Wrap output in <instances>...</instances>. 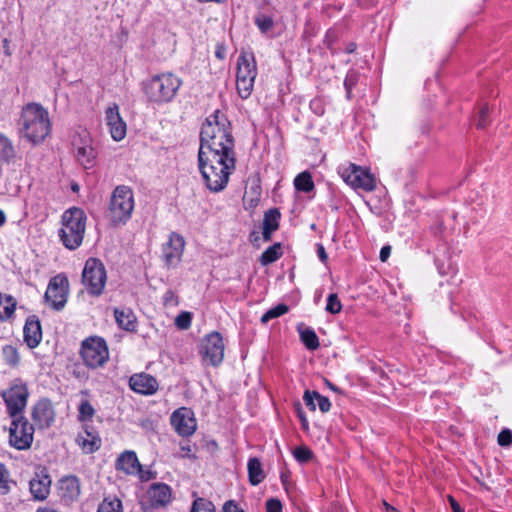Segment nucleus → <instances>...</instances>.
<instances>
[{
  "label": "nucleus",
  "instance_id": "nucleus-60",
  "mask_svg": "<svg viewBox=\"0 0 512 512\" xmlns=\"http://www.w3.org/2000/svg\"><path fill=\"white\" fill-rule=\"evenodd\" d=\"M300 418H301L303 426L307 427V425H308L307 419L302 414H300Z\"/></svg>",
  "mask_w": 512,
  "mask_h": 512
},
{
  "label": "nucleus",
  "instance_id": "nucleus-43",
  "mask_svg": "<svg viewBox=\"0 0 512 512\" xmlns=\"http://www.w3.org/2000/svg\"><path fill=\"white\" fill-rule=\"evenodd\" d=\"M255 23L261 32H268L273 27V19L267 15L257 16Z\"/></svg>",
  "mask_w": 512,
  "mask_h": 512
},
{
  "label": "nucleus",
  "instance_id": "nucleus-44",
  "mask_svg": "<svg viewBox=\"0 0 512 512\" xmlns=\"http://www.w3.org/2000/svg\"><path fill=\"white\" fill-rule=\"evenodd\" d=\"M192 315L190 312H181L175 318V325L182 330H186L191 326Z\"/></svg>",
  "mask_w": 512,
  "mask_h": 512
},
{
  "label": "nucleus",
  "instance_id": "nucleus-5",
  "mask_svg": "<svg viewBox=\"0 0 512 512\" xmlns=\"http://www.w3.org/2000/svg\"><path fill=\"white\" fill-rule=\"evenodd\" d=\"M182 80L173 73H161L144 83L143 90L150 102L167 103L174 99Z\"/></svg>",
  "mask_w": 512,
  "mask_h": 512
},
{
  "label": "nucleus",
  "instance_id": "nucleus-29",
  "mask_svg": "<svg viewBox=\"0 0 512 512\" xmlns=\"http://www.w3.org/2000/svg\"><path fill=\"white\" fill-rule=\"evenodd\" d=\"M303 400L307 407H309L312 411L316 410V403L320 409L321 412L325 413L330 410L331 403L329 399L325 396H322L316 391H305Z\"/></svg>",
  "mask_w": 512,
  "mask_h": 512
},
{
  "label": "nucleus",
  "instance_id": "nucleus-28",
  "mask_svg": "<svg viewBox=\"0 0 512 512\" xmlns=\"http://www.w3.org/2000/svg\"><path fill=\"white\" fill-rule=\"evenodd\" d=\"M115 320L118 326L126 331H135L137 328V318L134 312L129 308L114 310Z\"/></svg>",
  "mask_w": 512,
  "mask_h": 512
},
{
  "label": "nucleus",
  "instance_id": "nucleus-13",
  "mask_svg": "<svg viewBox=\"0 0 512 512\" xmlns=\"http://www.w3.org/2000/svg\"><path fill=\"white\" fill-rule=\"evenodd\" d=\"M69 292V282L66 276H54L47 287L44 295L46 303L54 310L60 311L64 308Z\"/></svg>",
  "mask_w": 512,
  "mask_h": 512
},
{
  "label": "nucleus",
  "instance_id": "nucleus-57",
  "mask_svg": "<svg viewBox=\"0 0 512 512\" xmlns=\"http://www.w3.org/2000/svg\"><path fill=\"white\" fill-rule=\"evenodd\" d=\"M36 512H58L53 508L45 507V508H39Z\"/></svg>",
  "mask_w": 512,
  "mask_h": 512
},
{
  "label": "nucleus",
  "instance_id": "nucleus-9",
  "mask_svg": "<svg viewBox=\"0 0 512 512\" xmlns=\"http://www.w3.org/2000/svg\"><path fill=\"white\" fill-rule=\"evenodd\" d=\"M107 280L104 264L97 258H89L82 272V283L92 296H100Z\"/></svg>",
  "mask_w": 512,
  "mask_h": 512
},
{
  "label": "nucleus",
  "instance_id": "nucleus-12",
  "mask_svg": "<svg viewBox=\"0 0 512 512\" xmlns=\"http://www.w3.org/2000/svg\"><path fill=\"white\" fill-rule=\"evenodd\" d=\"M343 180L354 189L371 192L376 187V179L369 170L355 164H349L340 170Z\"/></svg>",
  "mask_w": 512,
  "mask_h": 512
},
{
  "label": "nucleus",
  "instance_id": "nucleus-55",
  "mask_svg": "<svg viewBox=\"0 0 512 512\" xmlns=\"http://www.w3.org/2000/svg\"><path fill=\"white\" fill-rule=\"evenodd\" d=\"M383 506L385 507L386 512H399L395 507L387 503L386 501H383Z\"/></svg>",
  "mask_w": 512,
  "mask_h": 512
},
{
  "label": "nucleus",
  "instance_id": "nucleus-51",
  "mask_svg": "<svg viewBox=\"0 0 512 512\" xmlns=\"http://www.w3.org/2000/svg\"><path fill=\"white\" fill-rule=\"evenodd\" d=\"M317 254L322 262H326L328 256L322 244H317Z\"/></svg>",
  "mask_w": 512,
  "mask_h": 512
},
{
  "label": "nucleus",
  "instance_id": "nucleus-11",
  "mask_svg": "<svg viewBox=\"0 0 512 512\" xmlns=\"http://www.w3.org/2000/svg\"><path fill=\"white\" fill-rule=\"evenodd\" d=\"M9 444L17 450H27L34 439V427L23 415L10 416Z\"/></svg>",
  "mask_w": 512,
  "mask_h": 512
},
{
  "label": "nucleus",
  "instance_id": "nucleus-8",
  "mask_svg": "<svg viewBox=\"0 0 512 512\" xmlns=\"http://www.w3.org/2000/svg\"><path fill=\"white\" fill-rule=\"evenodd\" d=\"M9 416L23 415L26 408L29 390L27 384L20 378L14 379L9 388L0 393Z\"/></svg>",
  "mask_w": 512,
  "mask_h": 512
},
{
  "label": "nucleus",
  "instance_id": "nucleus-59",
  "mask_svg": "<svg viewBox=\"0 0 512 512\" xmlns=\"http://www.w3.org/2000/svg\"><path fill=\"white\" fill-rule=\"evenodd\" d=\"M215 54H216V56H217L218 58H220V59H223V58H224V51H223V50H221V49H218V50L216 51V53H215Z\"/></svg>",
  "mask_w": 512,
  "mask_h": 512
},
{
  "label": "nucleus",
  "instance_id": "nucleus-34",
  "mask_svg": "<svg viewBox=\"0 0 512 512\" xmlns=\"http://www.w3.org/2000/svg\"><path fill=\"white\" fill-rule=\"evenodd\" d=\"M281 254V245L279 243H275L262 253L260 262L262 265H268L279 259Z\"/></svg>",
  "mask_w": 512,
  "mask_h": 512
},
{
  "label": "nucleus",
  "instance_id": "nucleus-31",
  "mask_svg": "<svg viewBox=\"0 0 512 512\" xmlns=\"http://www.w3.org/2000/svg\"><path fill=\"white\" fill-rule=\"evenodd\" d=\"M15 148L11 140L0 133V161L9 163L15 157Z\"/></svg>",
  "mask_w": 512,
  "mask_h": 512
},
{
  "label": "nucleus",
  "instance_id": "nucleus-2",
  "mask_svg": "<svg viewBox=\"0 0 512 512\" xmlns=\"http://www.w3.org/2000/svg\"><path fill=\"white\" fill-rule=\"evenodd\" d=\"M199 169L206 187L212 192L222 191L235 169V155L198 152Z\"/></svg>",
  "mask_w": 512,
  "mask_h": 512
},
{
  "label": "nucleus",
  "instance_id": "nucleus-54",
  "mask_svg": "<svg viewBox=\"0 0 512 512\" xmlns=\"http://www.w3.org/2000/svg\"><path fill=\"white\" fill-rule=\"evenodd\" d=\"M139 475V478L142 480V481H148L152 478V473L150 471H144L142 469V467L140 468V471H137V473Z\"/></svg>",
  "mask_w": 512,
  "mask_h": 512
},
{
  "label": "nucleus",
  "instance_id": "nucleus-19",
  "mask_svg": "<svg viewBox=\"0 0 512 512\" xmlns=\"http://www.w3.org/2000/svg\"><path fill=\"white\" fill-rule=\"evenodd\" d=\"M130 388L143 395H152L158 390L156 378L146 373L134 374L129 379Z\"/></svg>",
  "mask_w": 512,
  "mask_h": 512
},
{
  "label": "nucleus",
  "instance_id": "nucleus-62",
  "mask_svg": "<svg viewBox=\"0 0 512 512\" xmlns=\"http://www.w3.org/2000/svg\"><path fill=\"white\" fill-rule=\"evenodd\" d=\"M327 384L331 389L335 390V387L330 382L327 381Z\"/></svg>",
  "mask_w": 512,
  "mask_h": 512
},
{
  "label": "nucleus",
  "instance_id": "nucleus-6",
  "mask_svg": "<svg viewBox=\"0 0 512 512\" xmlns=\"http://www.w3.org/2000/svg\"><path fill=\"white\" fill-rule=\"evenodd\" d=\"M134 210L132 189L125 185L117 186L111 196L108 216L113 225L125 224Z\"/></svg>",
  "mask_w": 512,
  "mask_h": 512
},
{
  "label": "nucleus",
  "instance_id": "nucleus-45",
  "mask_svg": "<svg viewBox=\"0 0 512 512\" xmlns=\"http://www.w3.org/2000/svg\"><path fill=\"white\" fill-rule=\"evenodd\" d=\"M8 471L4 464L0 463V493L6 494L9 491V486L7 483Z\"/></svg>",
  "mask_w": 512,
  "mask_h": 512
},
{
  "label": "nucleus",
  "instance_id": "nucleus-48",
  "mask_svg": "<svg viewBox=\"0 0 512 512\" xmlns=\"http://www.w3.org/2000/svg\"><path fill=\"white\" fill-rule=\"evenodd\" d=\"M282 504L276 498H271L266 502V512H281Z\"/></svg>",
  "mask_w": 512,
  "mask_h": 512
},
{
  "label": "nucleus",
  "instance_id": "nucleus-35",
  "mask_svg": "<svg viewBox=\"0 0 512 512\" xmlns=\"http://www.w3.org/2000/svg\"><path fill=\"white\" fill-rule=\"evenodd\" d=\"M97 512H123L122 503L117 497H106L100 503Z\"/></svg>",
  "mask_w": 512,
  "mask_h": 512
},
{
  "label": "nucleus",
  "instance_id": "nucleus-3",
  "mask_svg": "<svg viewBox=\"0 0 512 512\" xmlns=\"http://www.w3.org/2000/svg\"><path fill=\"white\" fill-rule=\"evenodd\" d=\"M19 125L23 137L33 144H38L50 132L48 111L40 104H27L22 109Z\"/></svg>",
  "mask_w": 512,
  "mask_h": 512
},
{
  "label": "nucleus",
  "instance_id": "nucleus-40",
  "mask_svg": "<svg viewBox=\"0 0 512 512\" xmlns=\"http://www.w3.org/2000/svg\"><path fill=\"white\" fill-rule=\"evenodd\" d=\"M78 411H79V419L81 421L91 419L95 413L93 406L87 400H84L80 403Z\"/></svg>",
  "mask_w": 512,
  "mask_h": 512
},
{
  "label": "nucleus",
  "instance_id": "nucleus-1",
  "mask_svg": "<svg viewBox=\"0 0 512 512\" xmlns=\"http://www.w3.org/2000/svg\"><path fill=\"white\" fill-rule=\"evenodd\" d=\"M200 142L199 151L235 155L230 123L219 110H216L203 123Z\"/></svg>",
  "mask_w": 512,
  "mask_h": 512
},
{
  "label": "nucleus",
  "instance_id": "nucleus-33",
  "mask_svg": "<svg viewBox=\"0 0 512 512\" xmlns=\"http://www.w3.org/2000/svg\"><path fill=\"white\" fill-rule=\"evenodd\" d=\"M15 308L16 301L12 296L0 294V320L10 318L14 314Z\"/></svg>",
  "mask_w": 512,
  "mask_h": 512
},
{
  "label": "nucleus",
  "instance_id": "nucleus-15",
  "mask_svg": "<svg viewBox=\"0 0 512 512\" xmlns=\"http://www.w3.org/2000/svg\"><path fill=\"white\" fill-rule=\"evenodd\" d=\"M185 248L184 237L172 232L169 241L163 245L162 257L168 267H176L181 259Z\"/></svg>",
  "mask_w": 512,
  "mask_h": 512
},
{
  "label": "nucleus",
  "instance_id": "nucleus-53",
  "mask_svg": "<svg viewBox=\"0 0 512 512\" xmlns=\"http://www.w3.org/2000/svg\"><path fill=\"white\" fill-rule=\"evenodd\" d=\"M390 252H391V247L390 246L382 247V249L380 251V260L382 262H385L388 259V257L390 256Z\"/></svg>",
  "mask_w": 512,
  "mask_h": 512
},
{
  "label": "nucleus",
  "instance_id": "nucleus-58",
  "mask_svg": "<svg viewBox=\"0 0 512 512\" xmlns=\"http://www.w3.org/2000/svg\"><path fill=\"white\" fill-rule=\"evenodd\" d=\"M6 221L5 214L2 210H0V226H2Z\"/></svg>",
  "mask_w": 512,
  "mask_h": 512
},
{
  "label": "nucleus",
  "instance_id": "nucleus-63",
  "mask_svg": "<svg viewBox=\"0 0 512 512\" xmlns=\"http://www.w3.org/2000/svg\"><path fill=\"white\" fill-rule=\"evenodd\" d=\"M72 189L75 191L77 189V185L72 186Z\"/></svg>",
  "mask_w": 512,
  "mask_h": 512
},
{
  "label": "nucleus",
  "instance_id": "nucleus-27",
  "mask_svg": "<svg viewBox=\"0 0 512 512\" xmlns=\"http://www.w3.org/2000/svg\"><path fill=\"white\" fill-rule=\"evenodd\" d=\"M280 212L276 208L269 209L265 212L263 218V239L265 241L271 240V235L279 228Z\"/></svg>",
  "mask_w": 512,
  "mask_h": 512
},
{
  "label": "nucleus",
  "instance_id": "nucleus-50",
  "mask_svg": "<svg viewBox=\"0 0 512 512\" xmlns=\"http://www.w3.org/2000/svg\"><path fill=\"white\" fill-rule=\"evenodd\" d=\"M164 304L165 305H168V304H176L177 301H176V295L173 291L171 290H168L165 294H164Z\"/></svg>",
  "mask_w": 512,
  "mask_h": 512
},
{
  "label": "nucleus",
  "instance_id": "nucleus-38",
  "mask_svg": "<svg viewBox=\"0 0 512 512\" xmlns=\"http://www.w3.org/2000/svg\"><path fill=\"white\" fill-rule=\"evenodd\" d=\"M288 310L289 308L286 304H278L262 315L261 322L266 324L269 320L284 315Z\"/></svg>",
  "mask_w": 512,
  "mask_h": 512
},
{
  "label": "nucleus",
  "instance_id": "nucleus-24",
  "mask_svg": "<svg viewBox=\"0 0 512 512\" xmlns=\"http://www.w3.org/2000/svg\"><path fill=\"white\" fill-rule=\"evenodd\" d=\"M61 498L69 503L78 499L80 495V484L75 476L65 477L60 481L59 486Z\"/></svg>",
  "mask_w": 512,
  "mask_h": 512
},
{
  "label": "nucleus",
  "instance_id": "nucleus-22",
  "mask_svg": "<svg viewBox=\"0 0 512 512\" xmlns=\"http://www.w3.org/2000/svg\"><path fill=\"white\" fill-rule=\"evenodd\" d=\"M42 339L40 321L36 316L27 318L24 326V341L30 348L37 347Z\"/></svg>",
  "mask_w": 512,
  "mask_h": 512
},
{
  "label": "nucleus",
  "instance_id": "nucleus-7",
  "mask_svg": "<svg viewBox=\"0 0 512 512\" xmlns=\"http://www.w3.org/2000/svg\"><path fill=\"white\" fill-rule=\"evenodd\" d=\"M257 66L252 53L242 52L237 60L236 88L242 99H247L254 87Z\"/></svg>",
  "mask_w": 512,
  "mask_h": 512
},
{
  "label": "nucleus",
  "instance_id": "nucleus-21",
  "mask_svg": "<svg viewBox=\"0 0 512 512\" xmlns=\"http://www.w3.org/2000/svg\"><path fill=\"white\" fill-rule=\"evenodd\" d=\"M115 468L127 475H134L140 471L141 464L134 451H124L121 453L115 463Z\"/></svg>",
  "mask_w": 512,
  "mask_h": 512
},
{
  "label": "nucleus",
  "instance_id": "nucleus-56",
  "mask_svg": "<svg viewBox=\"0 0 512 512\" xmlns=\"http://www.w3.org/2000/svg\"><path fill=\"white\" fill-rule=\"evenodd\" d=\"M344 85L346 87L347 94L349 96L350 95V91H351V86H352V83L350 82L349 78L345 79Z\"/></svg>",
  "mask_w": 512,
  "mask_h": 512
},
{
  "label": "nucleus",
  "instance_id": "nucleus-46",
  "mask_svg": "<svg viewBox=\"0 0 512 512\" xmlns=\"http://www.w3.org/2000/svg\"><path fill=\"white\" fill-rule=\"evenodd\" d=\"M488 107L483 106L477 116L476 126L479 129H483L488 125Z\"/></svg>",
  "mask_w": 512,
  "mask_h": 512
},
{
  "label": "nucleus",
  "instance_id": "nucleus-30",
  "mask_svg": "<svg viewBox=\"0 0 512 512\" xmlns=\"http://www.w3.org/2000/svg\"><path fill=\"white\" fill-rule=\"evenodd\" d=\"M247 469L249 482L251 485L256 486L264 480L265 473L258 458L254 457L249 459Z\"/></svg>",
  "mask_w": 512,
  "mask_h": 512
},
{
  "label": "nucleus",
  "instance_id": "nucleus-4",
  "mask_svg": "<svg viewBox=\"0 0 512 512\" xmlns=\"http://www.w3.org/2000/svg\"><path fill=\"white\" fill-rule=\"evenodd\" d=\"M86 222V213L81 208L72 207L63 213L59 238L67 249L75 250L82 244L86 231Z\"/></svg>",
  "mask_w": 512,
  "mask_h": 512
},
{
  "label": "nucleus",
  "instance_id": "nucleus-37",
  "mask_svg": "<svg viewBox=\"0 0 512 512\" xmlns=\"http://www.w3.org/2000/svg\"><path fill=\"white\" fill-rule=\"evenodd\" d=\"M2 355L5 363L11 367L19 364L20 357L17 349L12 345H6L2 348Z\"/></svg>",
  "mask_w": 512,
  "mask_h": 512
},
{
  "label": "nucleus",
  "instance_id": "nucleus-47",
  "mask_svg": "<svg viewBox=\"0 0 512 512\" xmlns=\"http://www.w3.org/2000/svg\"><path fill=\"white\" fill-rule=\"evenodd\" d=\"M500 446H510L512 444V431L509 429H503L497 438Z\"/></svg>",
  "mask_w": 512,
  "mask_h": 512
},
{
  "label": "nucleus",
  "instance_id": "nucleus-42",
  "mask_svg": "<svg viewBox=\"0 0 512 512\" xmlns=\"http://www.w3.org/2000/svg\"><path fill=\"white\" fill-rule=\"evenodd\" d=\"M293 455L297 461L306 463L312 458V451L305 446H299L295 448Z\"/></svg>",
  "mask_w": 512,
  "mask_h": 512
},
{
  "label": "nucleus",
  "instance_id": "nucleus-25",
  "mask_svg": "<svg viewBox=\"0 0 512 512\" xmlns=\"http://www.w3.org/2000/svg\"><path fill=\"white\" fill-rule=\"evenodd\" d=\"M86 140L82 145L76 147V158L78 162L86 169L93 167L96 159V151L90 144L88 134L85 135Z\"/></svg>",
  "mask_w": 512,
  "mask_h": 512
},
{
  "label": "nucleus",
  "instance_id": "nucleus-17",
  "mask_svg": "<svg viewBox=\"0 0 512 512\" xmlns=\"http://www.w3.org/2000/svg\"><path fill=\"white\" fill-rule=\"evenodd\" d=\"M106 124L109 127L111 137L115 141H121L126 136V123L119 113V106L116 103L108 106L105 111Z\"/></svg>",
  "mask_w": 512,
  "mask_h": 512
},
{
  "label": "nucleus",
  "instance_id": "nucleus-10",
  "mask_svg": "<svg viewBox=\"0 0 512 512\" xmlns=\"http://www.w3.org/2000/svg\"><path fill=\"white\" fill-rule=\"evenodd\" d=\"M81 357L87 367H102L109 359L105 340L101 337H89L82 342Z\"/></svg>",
  "mask_w": 512,
  "mask_h": 512
},
{
  "label": "nucleus",
  "instance_id": "nucleus-20",
  "mask_svg": "<svg viewBox=\"0 0 512 512\" xmlns=\"http://www.w3.org/2000/svg\"><path fill=\"white\" fill-rule=\"evenodd\" d=\"M148 498L152 508L164 507L171 501V489L163 483L153 484L148 490Z\"/></svg>",
  "mask_w": 512,
  "mask_h": 512
},
{
  "label": "nucleus",
  "instance_id": "nucleus-52",
  "mask_svg": "<svg viewBox=\"0 0 512 512\" xmlns=\"http://www.w3.org/2000/svg\"><path fill=\"white\" fill-rule=\"evenodd\" d=\"M451 508L453 512H464L459 503L452 496H448Z\"/></svg>",
  "mask_w": 512,
  "mask_h": 512
},
{
  "label": "nucleus",
  "instance_id": "nucleus-36",
  "mask_svg": "<svg viewBox=\"0 0 512 512\" xmlns=\"http://www.w3.org/2000/svg\"><path fill=\"white\" fill-rule=\"evenodd\" d=\"M295 188L299 191L310 192L314 188V183L310 173L302 172L294 180Z\"/></svg>",
  "mask_w": 512,
  "mask_h": 512
},
{
  "label": "nucleus",
  "instance_id": "nucleus-18",
  "mask_svg": "<svg viewBox=\"0 0 512 512\" xmlns=\"http://www.w3.org/2000/svg\"><path fill=\"white\" fill-rule=\"evenodd\" d=\"M54 410L49 400H39L32 409L31 417L38 428H48L54 421Z\"/></svg>",
  "mask_w": 512,
  "mask_h": 512
},
{
  "label": "nucleus",
  "instance_id": "nucleus-16",
  "mask_svg": "<svg viewBox=\"0 0 512 512\" xmlns=\"http://www.w3.org/2000/svg\"><path fill=\"white\" fill-rule=\"evenodd\" d=\"M171 425L180 436H191L196 430L194 413L186 407L177 409L171 415Z\"/></svg>",
  "mask_w": 512,
  "mask_h": 512
},
{
  "label": "nucleus",
  "instance_id": "nucleus-23",
  "mask_svg": "<svg viewBox=\"0 0 512 512\" xmlns=\"http://www.w3.org/2000/svg\"><path fill=\"white\" fill-rule=\"evenodd\" d=\"M30 492L35 500H45L50 493L51 479L46 474H36L30 480Z\"/></svg>",
  "mask_w": 512,
  "mask_h": 512
},
{
  "label": "nucleus",
  "instance_id": "nucleus-49",
  "mask_svg": "<svg viewBox=\"0 0 512 512\" xmlns=\"http://www.w3.org/2000/svg\"><path fill=\"white\" fill-rule=\"evenodd\" d=\"M223 512H245L235 501L229 500L223 505Z\"/></svg>",
  "mask_w": 512,
  "mask_h": 512
},
{
  "label": "nucleus",
  "instance_id": "nucleus-26",
  "mask_svg": "<svg viewBox=\"0 0 512 512\" xmlns=\"http://www.w3.org/2000/svg\"><path fill=\"white\" fill-rule=\"evenodd\" d=\"M76 442L87 454L97 451L101 446L100 437L87 429L78 434Z\"/></svg>",
  "mask_w": 512,
  "mask_h": 512
},
{
  "label": "nucleus",
  "instance_id": "nucleus-61",
  "mask_svg": "<svg viewBox=\"0 0 512 512\" xmlns=\"http://www.w3.org/2000/svg\"><path fill=\"white\" fill-rule=\"evenodd\" d=\"M355 49V45L354 44H351L349 47H348V51L349 52H353Z\"/></svg>",
  "mask_w": 512,
  "mask_h": 512
},
{
  "label": "nucleus",
  "instance_id": "nucleus-39",
  "mask_svg": "<svg viewBox=\"0 0 512 512\" xmlns=\"http://www.w3.org/2000/svg\"><path fill=\"white\" fill-rule=\"evenodd\" d=\"M190 512H215V506L211 501L197 497L192 504Z\"/></svg>",
  "mask_w": 512,
  "mask_h": 512
},
{
  "label": "nucleus",
  "instance_id": "nucleus-32",
  "mask_svg": "<svg viewBox=\"0 0 512 512\" xmlns=\"http://www.w3.org/2000/svg\"><path fill=\"white\" fill-rule=\"evenodd\" d=\"M298 331L300 333L301 341L304 343L307 349L316 350L319 348V339L313 329L302 328L301 326H299Z\"/></svg>",
  "mask_w": 512,
  "mask_h": 512
},
{
  "label": "nucleus",
  "instance_id": "nucleus-14",
  "mask_svg": "<svg viewBox=\"0 0 512 512\" xmlns=\"http://www.w3.org/2000/svg\"><path fill=\"white\" fill-rule=\"evenodd\" d=\"M199 353L204 362L218 366L224 358V343L220 333L212 332L200 344Z\"/></svg>",
  "mask_w": 512,
  "mask_h": 512
},
{
  "label": "nucleus",
  "instance_id": "nucleus-41",
  "mask_svg": "<svg viewBox=\"0 0 512 512\" xmlns=\"http://www.w3.org/2000/svg\"><path fill=\"white\" fill-rule=\"evenodd\" d=\"M342 304L337 296V294L332 293L328 296L327 304H326V311L330 312L331 314H337L341 311Z\"/></svg>",
  "mask_w": 512,
  "mask_h": 512
}]
</instances>
